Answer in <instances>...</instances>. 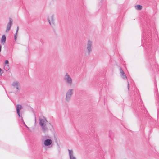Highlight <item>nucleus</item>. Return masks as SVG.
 Wrapping results in <instances>:
<instances>
[{"instance_id":"1","label":"nucleus","mask_w":159,"mask_h":159,"mask_svg":"<svg viewBox=\"0 0 159 159\" xmlns=\"http://www.w3.org/2000/svg\"><path fill=\"white\" fill-rule=\"evenodd\" d=\"M39 125L42 131L44 133L51 131L53 129V125L49 122L44 117L40 118L39 119Z\"/></svg>"},{"instance_id":"2","label":"nucleus","mask_w":159,"mask_h":159,"mask_svg":"<svg viewBox=\"0 0 159 159\" xmlns=\"http://www.w3.org/2000/svg\"><path fill=\"white\" fill-rule=\"evenodd\" d=\"M42 144L45 148H51L53 146V139L51 137L49 136H44L42 139Z\"/></svg>"},{"instance_id":"3","label":"nucleus","mask_w":159,"mask_h":159,"mask_svg":"<svg viewBox=\"0 0 159 159\" xmlns=\"http://www.w3.org/2000/svg\"><path fill=\"white\" fill-rule=\"evenodd\" d=\"M63 80L66 84L69 86L73 84V80L71 77L68 73H66L63 77Z\"/></svg>"},{"instance_id":"4","label":"nucleus","mask_w":159,"mask_h":159,"mask_svg":"<svg viewBox=\"0 0 159 159\" xmlns=\"http://www.w3.org/2000/svg\"><path fill=\"white\" fill-rule=\"evenodd\" d=\"M74 89H70L66 93L65 100L66 102H69L71 100V97L74 93Z\"/></svg>"},{"instance_id":"5","label":"nucleus","mask_w":159,"mask_h":159,"mask_svg":"<svg viewBox=\"0 0 159 159\" xmlns=\"http://www.w3.org/2000/svg\"><path fill=\"white\" fill-rule=\"evenodd\" d=\"M93 41L90 39H89L87 41L86 49V52L85 53V55H89L92 50Z\"/></svg>"},{"instance_id":"6","label":"nucleus","mask_w":159,"mask_h":159,"mask_svg":"<svg viewBox=\"0 0 159 159\" xmlns=\"http://www.w3.org/2000/svg\"><path fill=\"white\" fill-rule=\"evenodd\" d=\"M11 85L13 88L15 89L16 93H19L21 90V87L19 82L17 81H13L11 84Z\"/></svg>"},{"instance_id":"7","label":"nucleus","mask_w":159,"mask_h":159,"mask_svg":"<svg viewBox=\"0 0 159 159\" xmlns=\"http://www.w3.org/2000/svg\"><path fill=\"white\" fill-rule=\"evenodd\" d=\"M55 16L54 14L51 15L47 18V20L50 25L53 27L55 25Z\"/></svg>"},{"instance_id":"8","label":"nucleus","mask_w":159,"mask_h":159,"mask_svg":"<svg viewBox=\"0 0 159 159\" xmlns=\"http://www.w3.org/2000/svg\"><path fill=\"white\" fill-rule=\"evenodd\" d=\"M69 156L70 159H77L75 155L74 152L72 150L68 149Z\"/></svg>"},{"instance_id":"9","label":"nucleus","mask_w":159,"mask_h":159,"mask_svg":"<svg viewBox=\"0 0 159 159\" xmlns=\"http://www.w3.org/2000/svg\"><path fill=\"white\" fill-rule=\"evenodd\" d=\"M12 20L11 19H9V21L7 25L6 29V32H8L10 30L12 24Z\"/></svg>"},{"instance_id":"10","label":"nucleus","mask_w":159,"mask_h":159,"mask_svg":"<svg viewBox=\"0 0 159 159\" xmlns=\"http://www.w3.org/2000/svg\"><path fill=\"white\" fill-rule=\"evenodd\" d=\"M22 108V106L21 105H17L16 107V111L18 115L20 117V110Z\"/></svg>"},{"instance_id":"11","label":"nucleus","mask_w":159,"mask_h":159,"mask_svg":"<svg viewBox=\"0 0 159 159\" xmlns=\"http://www.w3.org/2000/svg\"><path fill=\"white\" fill-rule=\"evenodd\" d=\"M120 74L121 77L123 79H127V77L125 75V74L121 69H120Z\"/></svg>"},{"instance_id":"12","label":"nucleus","mask_w":159,"mask_h":159,"mask_svg":"<svg viewBox=\"0 0 159 159\" xmlns=\"http://www.w3.org/2000/svg\"><path fill=\"white\" fill-rule=\"evenodd\" d=\"M134 8L137 10H141L142 9L143 7L140 5H137L134 6Z\"/></svg>"},{"instance_id":"13","label":"nucleus","mask_w":159,"mask_h":159,"mask_svg":"<svg viewBox=\"0 0 159 159\" xmlns=\"http://www.w3.org/2000/svg\"><path fill=\"white\" fill-rule=\"evenodd\" d=\"M6 40V37L5 35H2L1 39V41L2 43L4 44Z\"/></svg>"},{"instance_id":"14","label":"nucleus","mask_w":159,"mask_h":159,"mask_svg":"<svg viewBox=\"0 0 159 159\" xmlns=\"http://www.w3.org/2000/svg\"><path fill=\"white\" fill-rule=\"evenodd\" d=\"M19 29V27L18 26H17V27L16 32L14 35V39L15 41H16V40L17 35L18 34Z\"/></svg>"},{"instance_id":"15","label":"nucleus","mask_w":159,"mask_h":159,"mask_svg":"<svg viewBox=\"0 0 159 159\" xmlns=\"http://www.w3.org/2000/svg\"><path fill=\"white\" fill-rule=\"evenodd\" d=\"M4 68L6 70H8L9 69L8 64H5L4 66Z\"/></svg>"},{"instance_id":"16","label":"nucleus","mask_w":159,"mask_h":159,"mask_svg":"<svg viewBox=\"0 0 159 159\" xmlns=\"http://www.w3.org/2000/svg\"><path fill=\"white\" fill-rule=\"evenodd\" d=\"M9 63V61L8 60H6L5 61V64H8Z\"/></svg>"},{"instance_id":"17","label":"nucleus","mask_w":159,"mask_h":159,"mask_svg":"<svg viewBox=\"0 0 159 159\" xmlns=\"http://www.w3.org/2000/svg\"><path fill=\"white\" fill-rule=\"evenodd\" d=\"M128 90L129 91V83L128 82Z\"/></svg>"},{"instance_id":"18","label":"nucleus","mask_w":159,"mask_h":159,"mask_svg":"<svg viewBox=\"0 0 159 159\" xmlns=\"http://www.w3.org/2000/svg\"><path fill=\"white\" fill-rule=\"evenodd\" d=\"M1 72H2V70L1 68H0V75H2V73H1Z\"/></svg>"},{"instance_id":"19","label":"nucleus","mask_w":159,"mask_h":159,"mask_svg":"<svg viewBox=\"0 0 159 159\" xmlns=\"http://www.w3.org/2000/svg\"><path fill=\"white\" fill-rule=\"evenodd\" d=\"M25 126L28 128V129H29V128L25 124V123H24Z\"/></svg>"},{"instance_id":"20","label":"nucleus","mask_w":159,"mask_h":159,"mask_svg":"<svg viewBox=\"0 0 159 159\" xmlns=\"http://www.w3.org/2000/svg\"><path fill=\"white\" fill-rule=\"evenodd\" d=\"M57 145H58V146H59V145H58V144H57Z\"/></svg>"}]
</instances>
